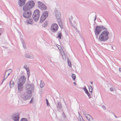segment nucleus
<instances>
[{
  "label": "nucleus",
  "mask_w": 121,
  "mask_h": 121,
  "mask_svg": "<svg viewBox=\"0 0 121 121\" xmlns=\"http://www.w3.org/2000/svg\"><path fill=\"white\" fill-rule=\"evenodd\" d=\"M1 25V24H0V25Z\"/></svg>",
  "instance_id": "6e6d98bb"
},
{
  "label": "nucleus",
  "mask_w": 121,
  "mask_h": 121,
  "mask_svg": "<svg viewBox=\"0 0 121 121\" xmlns=\"http://www.w3.org/2000/svg\"><path fill=\"white\" fill-rule=\"evenodd\" d=\"M68 63L69 66L70 67H71L72 66L70 62L68 59Z\"/></svg>",
  "instance_id": "c756f323"
},
{
  "label": "nucleus",
  "mask_w": 121,
  "mask_h": 121,
  "mask_svg": "<svg viewBox=\"0 0 121 121\" xmlns=\"http://www.w3.org/2000/svg\"><path fill=\"white\" fill-rule=\"evenodd\" d=\"M110 91H113V88H110Z\"/></svg>",
  "instance_id": "c03bdc74"
},
{
  "label": "nucleus",
  "mask_w": 121,
  "mask_h": 121,
  "mask_svg": "<svg viewBox=\"0 0 121 121\" xmlns=\"http://www.w3.org/2000/svg\"><path fill=\"white\" fill-rule=\"evenodd\" d=\"M26 78L24 76H22L19 79L18 82L24 84L25 82Z\"/></svg>",
  "instance_id": "9b49d317"
},
{
  "label": "nucleus",
  "mask_w": 121,
  "mask_h": 121,
  "mask_svg": "<svg viewBox=\"0 0 121 121\" xmlns=\"http://www.w3.org/2000/svg\"><path fill=\"white\" fill-rule=\"evenodd\" d=\"M58 37L60 39H61V35H62L61 34V33H58Z\"/></svg>",
  "instance_id": "473e14b6"
},
{
  "label": "nucleus",
  "mask_w": 121,
  "mask_h": 121,
  "mask_svg": "<svg viewBox=\"0 0 121 121\" xmlns=\"http://www.w3.org/2000/svg\"><path fill=\"white\" fill-rule=\"evenodd\" d=\"M103 30H106L107 29L104 26L101 25L100 26H96L95 31V35L97 37V36L100 33L101 31Z\"/></svg>",
  "instance_id": "7ed1b4c3"
},
{
  "label": "nucleus",
  "mask_w": 121,
  "mask_h": 121,
  "mask_svg": "<svg viewBox=\"0 0 121 121\" xmlns=\"http://www.w3.org/2000/svg\"><path fill=\"white\" fill-rule=\"evenodd\" d=\"M12 118L14 121H19V114L18 113L14 114L12 115Z\"/></svg>",
  "instance_id": "6e6552de"
},
{
  "label": "nucleus",
  "mask_w": 121,
  "mask_h": 121,
  "mask_svg": "<svg viewBox=\"0 0 121 121\" xmlns=\"http://www.w3.org/2000/svg\"><path fill=\"white\" fill-rule=\"evenodd\" d=\"M119 71L121 72V68H119Z\"/></svg>",
  "instance_id": "49530a36"
},
{
  "label": "nucleus",
  "mask_w": 121,
  "mask_h": 121,
  "mask_svg": "<svg viewBox=\"0 0 121 121\" xmlns=\"http://www.w3.org/2000/svg\"><path fill=\"white\" fill-rule=\"evenodd\" d=\"M78 120L79 121H85L83 119L82 116H79L78 118Z\"/></svg>",
  "instance_id": "bb28decb"
},
{
  "label": "nucleus",
  "mask_w": 121,
  "mask_h": 121,
  "mask_svg": "<svg viewBox=\"0 0 121 121\" xmlns=\"http://www.w3.org/2000/svg\"><path fill=\"white\" fill-rule=\"evenodd\" d=\"M39 16V12L38 9L35 10L33 13V18L34 21L36 22L38 20Z\"/></svg>",
  "instance_id": "20e7f679"
},
{
  "label": "nucleus",
  "mask_w": 121,
  "mask_h": 121,
  "mask_svg": "<svg viewBox=\"0 0 121 121\" xmlns=\"http://www.w3.org/2000/svg\"><path fill=\"white\" fill-rule=\"evenodd\" d=\"M55 13L56 16L58 21H60L61 20L60 16V14L59 11L56 9L55 11Z\"/></svg>",
  "instance_id": "9d476101"
},
{
  "label": "nucleus",
  "mask_w": 121,
  "mask_h": 121,
  "mask_svg": "<svg viewBox=\"0 0 121 121\" xmlns=\"http://www.w3.org/2000/svg\"><path fill=\"white\" fill-rule=\"evenodd\" d=\"M44 85L43 82L42 80H41V83L40 84V87L41 88H43Z\"/></svg>",
  "instance_id": "b1692460"
},
{
  "label": "nucleus",
  "mask_w": 121,
  "mask_h": 121,
  "mask_svg": "<svg viewBox=\"0 0 121 121\" xmlns=\"http://www.w3.org/2000/svg\"><path fill=\"white\" fill-rule=\"evenodd\" d=\"M109 32L107 30L103 31L99 35V39L101 41H105L107 40L108 38V35Z\"/></svg>",
  "instance_id": "f03ea898"
},
{
  "label": "nucleus",
  "mask_w": 121,
  "mask_h": 121,
  "mask_svg": "<svg viewBox=\"0 0 121 121\" xmlns=\"http://www.w3.org/2000/svg\"><path fill=\"white\" fill-rule=\"evenodd\" d=\"M38 7L42 10H46L47 7L46 5L42 2L39 1L38 2Z\"/></svg>",
  "instance_id": "39448f33"
},
{
  "label": "nucleus",
  "mask_w": 121,
  "mask_h": 121,
  "mask_svg": "<svg viewBox=\"0 0 121 121\" xmlns=\"http://www.w3.org/2000/svg\"><path fill=\"white\" fill-rule=\"evenodd\" d=\"M71 77L72 78H73V80L74 81L75 80L76 78V76L75 74H72V75L71 76Z\"/></svg>",
  "instance_id": "c85d7f7f"
},
{
  "label": "nucleus",
  "mask_w": 121,
  "mask_h": 121,
  "mask_svg": "<svg viewBox=\"0 0 121 121\" xmlns=\"http://www.w3.org/2000/svg\"><path fill=\"white\" fill-rule=\"evenodd\" d=\"M111 48H112V49H113V50H114V49H113V47L112 46H111Z\"/></svg>",
  "instance_id": "09e8293b"
},
{
  "label": "nucleus",
  "mask_w": 121,
  "mask_h": 121,
  "mask_svg": "<svg viewBox=\"0 0 121 121\" xmlns=\"http://www.w3.org/2000/svg\"><path fill=\"white\" fill-rule=\"evenodd\" d=\"M42 16H44L45 18H47L48 16V12L47 11H45L44 12Z\"/></svg>",
  "instance_id": "4be33fe9"
},
{
  "label": "nucleus",
  "mask_w": 121,
  "mask_h": 121,
  "mask_svg": "<svg viewBox=\"0 0 121 121\" xmlns=\"http://www.w3.org/2000/svg\"><path fill=\"white\" fill-rule=\"evenodd\" d=\"M85 117L86 119L89 121H92L94 119L93 118L89 115L88 114H85Z\"/></svg>",
  "instance_id": "dca6fc26"
},
{
  "label": "nucleus",
  "mask_w": 121,
  "mask_h": 121,
  "mask_svg": "<svg viewBox=\"0 0 121 121\" xmlns=\"http://www.w3.org/2000/svg\"><path fill=\"white\" fill-rule=\"evenodd\" d=\"M96 15H95V19H94V21H95V20H96Z\"/></svg>",
  "instance_id": "a18cd8bd"
},
{
  "label": "nucleus",
  "mask_w": 121,
  "mask_h": 121,
  "mask_svg": "<svg viewBox=\"0 0 121 121\" xmlns=\"http://www.w3.org/2000/svg\"><path fill=\"white\" fill-rule=\"evenodd\" d=\"M62 116L64 118H65L66 117V116L63 112L62 113Z\"/></svg>",
  "instance_id": "79ce46f5"
},
{
  "label": "nucleus",
  "mask_w": 121,
  "mask_h": 121,
  "mask_svg": "<svg viewBox=\"0 0 121 121\" xmlns=\"http://www.w3.org/2000/svg\"><path fill=\"white\" fill-rule=\"evenodd\" d=\"M84 91H85V93L87 95L88 97L89 98H91L90 94L89 93L87 90L86 89V87L85 86L83 89Z\"/></svg>",
  "instance_id": "a211bd4d"
},
{
  "label": "nucleus",
  "mask_w": 121,
  "mask_h": 121,
  "mask_svg": "<svg viewBox=\"0 0 121 121\" xmlns=\"http://www.w3.org/2000/svg\"><path fill=\"white\" fill-rule=\"evenodd\" d=\"M46 18V17L45 18L44 16H43L42 15L41 16L39 22H40V23H42Z\"/></svg>",
  "instance_id": "412c9836"
},
{
  "label": "nucleus",
  "mask_w": 121,
  "mask_h": 121,
  "mask_svg": "<svg viewBox=\"0 0 121 121\" xmlns=\"http://www.w3.org/2000/svg\"><path fill=\"white\" fill-rule=\"evenodd\" d=\"M22 42L23 48H26V46L25 43L23 41Z\"/></svg>",
  "instance_id": "72a5a7b5"
},
{
  "label": "nucleus",
  "mask_w": 121,
  "mask_h": 121,
  "mask_svg": "<svg viewBox=\"0 0 121 121\" xmlns=\"http://www.w3.org/2000/svg\"><path fill=\"white\" fill-rule=\"evenodd\" d=\"M102 107L103 108V109L104 110H105L106 109L104 105H103L102 106Z\"/></svg>",
  "instance_id": "37998d69"
},
{
  "label": "nucleus",
  "mask_w": 121,
  "mask_h": 121,
  "mask_svg": "<svg viewBox=\"0 0 121 121\" xmlns=\"http://www.w3.org/2000/svg\"><path fill=\"white\" fill-rule=\"evenodd\" d=\"M31 15V11H24L23 13V17L26 18H29Z\"/></svg>",
  "instance_id": "0eeeda50"
},
{
  "label": "nucleus",
  "mask_w": 121,
  "mask_h": 121,
  "mask_svg": "<svg viewBox=\"0 0 121 121\" xmlns=\"http://www.w3.org/2000/svg\"><path fill=\"white\" fill-rule=\"evenodd\" d=\"M25 88L26 91L30 90L32 92V91L34 89V85L32 84H27L26 85Z\"/></svg>",
  "instance_id": "423d86ee"
},
{
  "label": "nucleus",
  "mask_w": 121,
  "mask_h": 121,
  "mask_svg": "<svg viewBox=\"0 0 121 121\" xmlns=\"http://www.w3.org/2000/svg\"><path fill=\"white\" fill-rule=\"evenodd\" d=\"M56 106L58 109H61L62 108L61 102H58L57 103Z\"/></svg>",
  "instance_id": "6ab92c4d"
},
{
  "label": "nucleus",
  "mask_w": 121,
  "mask_h": 121,
  "mask_svg": "<svg viewBox=\"0 0 121 121\" xmlns=\"http://www.w3.org/2000/svg\"><path fill=\"white\" fill-rule=\"evenodd\" d=\"M71 24V25L74 28H75V26L73 25V23H72V22L71 21V20L70 19L69 20Z\"/></svg>",
  "instance_id": "58836bf2"
},
{
  "label": "nucleus",
  "mask_w": 121,
  "mask_h": 121,
  "mask_svg": "<svg viewBox=\"0 0 121 121\" xmlns=\"http://www.w3.org/2000/svg\"><path fill=\"white\" fill-rule=\"evenodd\" d=\"M25 0H19L18 4L20 7H22L24 4L25 3Z\"/></svg>",
  "instance_id": "2eb2a0df"
},
{
  "label": "nucleus",
  "mask_w": 121,
  "mask_h": 121,
  "mask_svg": "<svg viewBox=\"0 0 121 121\" xmlns=\"http://www.w3.org/2000/svg\"><path fill=\"white\" fill-rule=\"evenodd\" d=\"M31 8L29 7L26 4L23 7V10L24 11H31L30 9Z\"/></svg>",
  "instance_id": "4468645a"
},
{
  "label": "nucleus",
  "mask_w": 121,
  "mask_h": 121,
  "mask_svg": "<svg viewBox=\"0 0 121 121\" xmlns=\"http://www.w3.org/2000/svg\"><path fill=\"white\" fill-rule=\"evenodd\" d=\"M114 115L115 117L116 118H117V117L114 114Z\"/></svg>",
  "instance_id": "8fccbe9b"
},
{
  "label": "nucleus",
  "mask_w": 121,
  "mask_h": 121,
  "mask_svg": "<svg viewBox=\"0 0 121 121\" xmlns=\"http://www.w3.org/2000/svg\"><path fill=\"white\" fill-rule=\"evenodd\" d=\"M23 84L18 82L17 84V88L18 92H21L23 90Z\"/></svg>",
  "instance_id": "f8f14e48"
},
{
  "label": "nucleus",
  "mask_w": 121,
  "mask_h": 121,
  "mask_svg": "<svg viewBox=\"0 0 121 121\" xmlns=\"http://www.w3.org/2000/svg\"><path fill=\"white\" fill-rule=\"evenodd\" d=\"M46 104L48 106H49L50 105V104L49 103H48V99H46Z\"/></svg>",
  "instance_id": "4c0bfd02"
},
{
  "label": "nucleus",
  "mask_w": 121,
  "mask_h": 121,
  "mask_svg": "<svg viewBox=\"0 0 121 121\" xmlns=\"http://www.w3.org/2000/svg\"><path fill=\"white\" fill-rule=\"evenodd\" d=\"M34 98H32L30 102V104H31L33 103V102L34 101H33Z\"/></svg>",
  "instance_id": "ea45409f"
},
{
  "label": "nucleus",
  "mask_w": 121,
  "mask_h": 121,
  "mask_svg": "<svg viewBox=\"0 0 121 121\" xmlns=\"http://www.w3.org/2000/svg\"><path fill=\"white\" fill-rule=\"evenodd\" d=\"M43 92V89H41V90L40 91V92H39V93L40 94V95L41 96L42 95V92Z\"/></svg>",
  "instance_id": "a19ab883"
},
{
  "label": "nucleus",
  "mask_w": 121,
  "mask_h": 121,
  "mask_svg": "<svg viewBox=\"0 0 121 121\" xmlns=\"http://www.w3.org/2000/svg\"><path fill=\"white\" fill-rule=\"evenodd\" d=\"M47 25V22H45L44 23L43 25V26L45 27Z\"/></svg>",
  "instance_id": "e433bc0d"
},
{
  "label": "nucleus",
  "mask_w": 121,
  "mask_h": 121,
  "mask_svg": "<svg viewBox=\"0 0 121 121\" xmlns=\"http://www.w3.org/2000/svg\"><path fill=\"white\" fill-rule=\"evenodd\" d=\"M73 84L75 85H76V83L75 82H73Z\"/></svg>",
  "instance_id": "de8ad7c7"
},
{
  "label": "nucleus",
  "mask_w": 121,
  "mask_h": 121,
  "mask_svg": "<svg viewBox=\"0 0 121 121\" xmlns=\"http://www.w3.org/2000/svg\"><path fill=\"white\" fill-rule=\"evenodd\" d=\"M32 95V92L30 91H26L20 94V98L24 100H26L29 99Z\"/></svg>",
  "instance_id": "f257e3e1"
},
{
  "label": "nucleus",
  "mask_w": 121,
  "mask_h": 121,
  "mask_svg": "<svg viewBox=\"0 0 121 121\" xmlns=\"http://www.w3.org/2000/svg\"><path fill=\"white\" fill-rule=\"evenodd\" d=\"M10 70V69H8V70H6L5 71V73L4 74V79H3V81H2V82L1 83V84H2L3 82H4V80H5L6 79L8 76L9 75V73L8 74V75H7V77H6L5 78V75H6V73L8 71H9V70Z\"/></svg>",
  "instance_id": "aec40b11"
},
{
  "label": "nucleus",
  "mask_w": 121,
  "mask_h": 121,
  "mask_svg": "<svg viewBox=\"0 0 121 121\" xmlns=\"http://www.w3.org/2000/svg\"><path fill=\"white\" fill-rule=\"evenodd\" d=\"M75 25H76V23H74V24Z\"/></svg>",
  "instance_id": "864d4df0"
},
{
  "label": "nucleus",
  "mask_w": 121,
  "mask_h": 121,
  "mask_svg": "<svg viewBox=\"0 0 121 121\" xmlns=\"http://www.w3.org/2000/svg\"><path fill=\"white\" fill-rule=\"evenodd\" d=\"M13 82H12V83H11V85H12V86H13Z\"/></svg>",
  "instance_id": "3c124183"
},
{
  "label": "nucleus",
  "mask_w": 121,
  "mask_h": 121,
  "mask_svg": "<svg viewBox=\"0 0 121 121\" xmlns=\"http://www.w3.org/2000/svg\"><path fill=\"white\" fill-rule=\"evenodd\" d=\"M58 23L60 26V27L61 29L63 28V26L62 25V22L61 21V20L60 21H58Z\"/></svg>",
  "instance_id": "a878e982"
},
{
  "label": "nucleus",
  "mask_w": 121,
  "mask_h": 121,
  "mask_svg": "<svg viewBox=\"0 0 121 121\" xmlns=\"http://www.w3.org/2000/svg\"><path fill=\"white\" fill-rule=\"evenodd\" d=\"M27 71V74L28 75V77L29 78V77L30 75V71H29V70Z\"/></svg>",
  "instance_id": "c9c22d12"
},
{
  "label": "nucleus",
  "mask_w": 121,
  "mask_h": 121,
  "mask_svg": "<svg viewBox=\"0 0 121 121\" xmlns=\"http://www.w3.org/2000/svg\"><path fill=\"white\" fill-rule=\"evenodd\" d=\"M25 56L26 58L29 59H33L34 58L33 55L27 53L25 55Z\"/></svg>",
  "instance_id": "f3484780"
},
{
  "label": "nucleus",
  "mask_w": 121,
  "mask_h": 121,
  "mask_svg": "<svg viewBox=\"0 0 121 121\" xmlns=\"http://www.w3.org/2000/svg\"><path fill=\"white\" fill-rule=\"evenodd\" d=\"M20 121H29L27 119V118H22L20 120Z\"/></svg>",
  "instance_id": "cd10ccee"
},
{
  "label": "nucleus",
  "mask_w": 121,
  "mask_h": 121,
  "mask_svg": "<svg viewBox=\"0 0 121 121\" xmlns=\"http://www.w3.org/2000/svg\"><path fill=\"white\" fill-rule=\"evenodd\" d=\"M12 82H13V86L14 85V82H13V81L12 80L11 82H10V83H9V85H11V83H12Z\"/></svg>",
  "instance_id": "f704fd0d"
},
{
  "label": "nucleus",
  "mask_w": 121,
  "mask_h": 121,
  "mask_svg": "<svg viewBox=\"0 0 121 121\" xmlns=\"http://www.w3.org/2000/svg\"><path fill=\"white\" fill-rule=\"evenodd\" d=\"M58 29V26L56 24H54L52 26L51 30L52 32H55L57 31Z\"/></svg>",
  "instance_id": "1a4fd4ad"
},
{
  "label": "nucleus",
  "mask_w": 121,
  "mask_h": 121,
  "mask_svg": "<svg viewBox=\"0 0 121 121\" xmlns=\"http://www.w3.org/2000/svg\"><path fill=\"white\" fill-rule=\"evenodd\" d=\"M89 91L91 94H92V87L90 86H89Z\"/></svg>",
  "instance_id": "5701e85b"
},
{
  "label": "nucleus",
  "mask_w": 121,
  "mask_h": 121,
  "mask_svg": "<svg viewBox=\"0 0 121 121\" xmlns=\"http://www.w3.org/2000/svg\"><path fill=\"white\" fill-rule=\"evenodd\" d=\"M71 17L72 18V19L73 18V17H72V16Z\"/></svg>",
  "instance_id": "5fc2aeb1"
},
{
  "label": "nucleus",
  "mask_w": 121,
  "mask_h": 121,
  "mask_svg": "<svg viewBox=\"0 0 121 121\" xmlns=\"http://www.w3.org/2000/svg\"><path fill=\"white\" fill-rule=\"evenodd\" d=\"M24 68L26 69V71L29 70V68L26 65L24 66Z\"/></svg>",
  "instance_id": "2f4dec72"
},
{
  "label": "nucleus",
  "mask_w": 121,
  "mask_h": 121,
  "mask_svg": "<svg viewBox=\"0 0 121 121\" xmlns=\"http://www.w3.org/2000/svg\"><path fill=\"white\" fill-rule=\"evenodd\" d=\"M26 4L31 8H33L35 5L34 2L33 1H30L28 2Z\"/></svg>",
  "instance_id": "ddd939ff"
},
{
  "label": "nucleus",
  "mask_w": 121,
  "mask_h": 121,
  "mask_svg": "<svg viewBox=\"0 0 121 121\" xmlns=\"http://www.w3.org/2000/svg\"><path fill=\"white\" fill-rule=\"evenodd\" d=\"M91 84H93V82H91Z\"/></svg>",
  "instance_id": "603ef678"
},
{
  "label": "nucleus",
  "mask_w": 121,
  "mask_h": 121,
  "mask_svg": "<svg viewBox=\"0 0 121 121\" xmlns=\"http://www.w3.org/2000/svg\"><path fill=\"white\" fill-rule=\"evenodd\" d=\"M32 21L33 20L32 19L27 20L26 21V22L28 24H32Z\"/></svg>",
  "instance_id": "393cba45"
},
{
  "label": "nucleus",
  "mask_w": 121,
  "mask_h": 121,
  "mask_svg": "<svg viewBox=\"0 0 121 121\" xmlns=\"http://www.w3.org/2000/svg\"><path fill=\"white\" fill-rule=\"evenodd\" d=\"M4 30L3 29L0 28V36L4 32Z\"/></svg>",
  "instance_id": "7c9ffc66"
}]
</instances>
